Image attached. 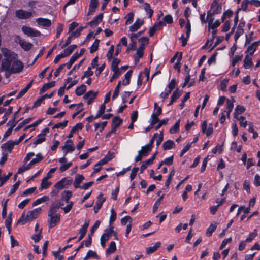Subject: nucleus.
I'll list each match as a JSON object with an SVG mask.
<instances>
[{
	"label": "nucleus",
	"instance_id": "obj_1",
	"mask_svg": "<svg viewBox=\"0 0 260 260\" xmlns=\"http://www.w3.org/2000/svg\"><path fill=\"white\" fill-rule=\"evenodd\" d=\"M4 56L0 67V71L5 72V77L8 78L12 74L21 72L24 68L22 61L18 59V55L7 48H2Z\"/></svg>",
	"mask_w": 260,
	"mask_h": 260
},
{
	"label": "nucleus",
	"instance_id": "obj_2",
	"mask_svg": "<svg viewBox=\"0 0 260 260\" xmlns=\"http://www.w3.org/2000/svg\"><path fill=\"white\" fill-rule=\"evenodd\" d=\"M41 209L40 208L34 209L31 211H29L25 213L24 211L21 217L17 221V225H23L28 222H30L36 219L40 213Z\"/></svg>",
	"mask_w": 260,
	"mask_h": 260
},
{
	"label": "nucleus",
	"instance_id": "obj_3",
	"mask_svg": "<svg viewBox=\"0 0 260 260\" xmlns=\"http://www.w3.org/2000/svg\"><path fill=\"white\" fill-rule=\"evenodd\" d=\"M59 206H51L48 212V224L50 228L54 227L60 220V214L57 213Z\"/></svg>",
	"mask_w": 260,
	"mask_h": 260
},
{
	"label": "nucleus",
	"instance_id": "obj_4",
	"mask_svg": "<svg viewBox=\"0 0 260 260\" xmlns=\"http://www.w3.org/2000/svg\"><path fill=\"white\" fill-rule=\"evenodd\" d=\"M22 31L25 35L30 37H38L40 35L39 31L27 26H23Z\"/></svg>",
	"mask_w": 260,
	"mask_h": 260
},
{
	"label": "nucleus",
	"instance_id": "obj_5",
	"mask_svg": "<svg viewBox=\"0 0 260 260\" xmlns=\"http://www.w3.org/2000/svg\"><path fill=\"white\" fill-rule=\"evenodd\" d=\"M15 42L18 43L21 47L25 51L29 50L33 46L32 43L26 42L24 40L22 39L18 36L16 37Z\"/></svg>",
	"mask_w": 260,
	"mask_h": 260
},
{
	"label": "nucleus",
	"instance_id": "obj_6",
	"mask_svg": "<svg viewBox=\"0 0 260 260\" xmlns=\"http://www.w3.org/2000/svg\"><path fill=\"white\" fill-rule=\"evenodd\" d=\"M75 148L74 146L73 142L71 139H68L66 141L65 144L62 147V150L66 156L68 153L72 152L74 151Z\"/></svg>",
	"mask_w": 260,
	"mask_h": 260
},
{
	"label": "nucleus",
	"instance_id": "obj_7",
	"mask_svg": "<svg viewBox=\"0 0 260 260\" xmlns=\"http://www.w3.org/2000/svg\"><path fill=\"white\" fill-rule=\"evenodd\" d=\"M15 145H17L15 141L10 140L3 144L1 146V149L3 150V152L11 153Z\"/></svg>",
	"mask_w": 260,
	"mask_h": 260
},
{
	"label": "nucleus",
	"instance_id": "obj_8",
	"mask_svg": "<svg viewBox=\"0 0 260 260\" xmlns=\"http://www.w3.org/2000/svg\"><path fill=\"white\" fill-rule=\"evenodd\" d=\"M15 14L17 17L21 19H28L31 17L32 15V12L23 10H19L16 11Z\"/></svg>",
	"mask_w": 260,
	"mask_h": 260
},
{
	"label": "nucleus",
	"instance_id": "obj_9",
	"mask_svg": "<svg viewBox=\"0 0 260 260\" xmlns=\"http://www.w3.org/2000/svg\"><path fill=\"white\" fill-rule=\"evenodd\" d=\"M72 180L63 178L60 181L57 182L54 186V187L58 190H60L66 187V186L70 184Z\"/></svg>",
	"mask_w": 260,
	"mask_h": 260
},
{
	"label": "nucleus",
	"instance_id": "obj_10",
	"mask_svg": "<svg viewBox=\"0 0 260 260\" xmlns=\"http://www.w3.org/2000/svg\"><path fill=\"white\" fill-rule=\"evenodd\" d=\"M185 28L186 29V38H184L183 35H182L180 38V39L182 40V45L183 46H185L186 45L187 38L189 37L191 32V24L188 20H187V22L186 24Z\"/></svg>",
	"mask_w": 260,
	"mask_h": 260
},
{
	"label": "nucleus",
	"instance_id": "obj_11",
	"mask_svg": "<svg viewBox=\"0 0 260 260\" xmlns=\"http://www.w3.org/2000/svg\"><path fill=\"white\" fill-rule=\"evenodd\" d=\"M219 0H214L211 4V11L213 14L220 13L222 10V7L220 3H218Z\"/></svg>",
	"mask_w": 260,
	"mask_h": 260
},
{
	"label": "nucleus",
	"instance_id": "obj_12",
	"mask_svg": "<svg viewBox=\"0 0 260 260\" xmlns=\"http://www.w3.org/2000/svg\"><path fill=\"white\" fill-rule=\"evenodd\" d=\"M144 21L140 18H137L135 23L129 27V31L135 32L137 31L143 24Z\"/></svg>",
	"mask_w": 260,
	"mask_h": 260
},
{
	"label": "nucleus",
	"instance_id": "obj_13",
	"mask_svg": "<svg viewBox=\"0 0 260 260\" xmlns=\"http://www.w3.org/2000/svg\"><path fill=\"white\" fill-rule=\"evenodd\" d=\"M98 94L97 92H94L92 90L88 91L84 95V98L87 100V104H90L93 100L95 98Z\"/></svg>",
	"mask_w": 260,
	"mask_h": 260
},
{
	"label": "nucleus",
	"instance_id": "obj_14",
	"mask_svg": "<svg viewBox=\"0 0 260 260\" xmlns=\"http://www.w3.org/2000/svg\"><path fill=\"white\" fill-rule=\"evenodd\" d=\"M105 199L103 197V194H101L98 197V200L96 202L95 205L94 207V210L95 213H97L99 209L102 206L103 203L105 202Z\"/></svg>",
	"mask_w": 260,
	"mask_h": 260
},
{
	"label": "nucleus",
	"instance_id": "obj_15",
	"mask_svg": "<svg viewBox=\"0 0 260 260\" xmlns=\"http://www.w3.org/2000/svg\"><path fill=\"white\" fill-rule=\"evenodd\" d=\"M202 131L203 133L205 134L207 136L211 135L213 132V128L212 126L207 127V123L206 121L203 122L202 124Z\"/></svg>",
	"mask_w": 260,
	"mask_h": 260
},
{
	"label": "nucleus",
	"instance_id": "obj_16",
	"mask_svg": "<svg viewBox=\"0 0 260 260\" xmlns=\"http://www.w3.org/2000/svg\"><path fill=\"white\" fill-rule=\"evenodd\" d=\"M36 22L39 25L42 26L43 27H49L51 25V20L46 18H37L36 19Z\"/></svg>",
	"mask_w": 260,
	"mask_h": 260
},
{
	"label": "nucleus",
	"instance_id": "obj_17",
	"mask_svg": "<svg viewBox=\"0 0 260 260\" xmlns=\"http://www.w3.org/2000/svg\"><path fill=\"white\" fill-rule=\"evenodd\" d=\"M259 43V41H256L252 43L250 45H249L247 49V52L248 53L247 55L252 56L255 51Z\"/></svg>",
	"mask_w": 260,
	"mask_h": 260
},
{
	"label": "nucleus",
	"instance_id": "obj_18",
	"mask_svg": "<svg viewBox=\"0 0 260 260\" xmlns=\"http://www.w3.org/2000/svg\"><path fill=\"white\" fill-rule=\"evenodd\" d=\"M84 177L81 174L76 175L73 184L74 187L75 188H80L81 186L80 184L84 180Z\"/></svg>",
	"mask_w": 260,
	"mask_h": 260
},
{
	"label": "nucleus",
	"instance_id": "obj_19",
	"mask_svg": "<svg viewBox=\"0 0 260 260\" xmlns=\"http://www.w3.org/2000/svg\"><path fill=\"white\" fill-rule=\"evenodd\" d=\"M182 58V53L178 54V53L175 54V55L171 59V61L174 62L176 58H177V62L174 64V68L176 69H178L179 71L180 70V62Z\"/></svg>",
	"mask_w": 260,
	"mask_h": 260
},
{
	"label": "nucleus",
	"instance_id": "obj_20",
	"mask_svg": "<svg viewBox=\"0 0 260 260\" xmlns=\"http://www.w3.org/2000/svg\"><path fill=\"white\" fill-rule=\"evenodd\" d=\"M132 219L129 216H126L123 217L121 220L122 225L126 226V228L132 226Z\"/></svg>",
	"mask_w": 260,
	"mask_h": 260
},
{
	"label": "nucleus",
	"instance_id": "obj_21",
	"mask_svg": "<svg viewBox=\"0 0 260 260\" xmlns=\"http://www.w3.org/2000/svg\"><path fill=\"white\" fill-rule=\"evenodd\" d=\"M103 14L101 13L95 17L93 20L90 22L89 24L91 27H95L102 20Z\"/></svg>",
	"mask_w": 260,
	"mask_h": 260
},
{
	"label": "nucleus",
	"instance_id": "obj_22",
	"mask_svg": "<svg viewBox=\"0 0 260 260\" xmlns=\"http://www.w3.org/2000/svg\"><path fill=\"white\" fill-rule=\"evenodd\" d=\"M244 67L245 69H249L253 66L251 56L247 55L244 59Z\"/></svg>",
	"mask_w": 260,
	"mask_h": 260
},
{
	"label": "nucleus",
	"instance_id": "obj_23",
	"mask_svg": "<svg viewBox=\"0 0 260 260\" xmlns=\"http://www.w3.org/2000/svg\"><path fill=\"white\" fill-rule=\"evenodd\" d=\"M161 243L159 242H157L155 243L154 245L153 246H151L149 247H148L146 249V253L147 254L149 255L153 252H154L155 251L157 250V249L160 246Z\"/></svg>",
	"mask_w": 260,
	"mask_h": 260
},
{
	"label": "nucleus",
	"instance_id": "obj_24",
	"mask_svg": "<svg viewBox=\"0 0 260 260\" xmlns=\"http://www.w3.org/2000/svg\"><path fill=\"white\" fill-rule=\"evenodd\" d=\"M245 110V108L244 107L238 105L235 110V112L234 113V117L235 119H238V115L243 113Z\"/></svg>",
	"mask_w": 260,
	"mask_h": 260
},
{
	"label": "nucleus",
	"instance_id": "obj_25",
	"mask_svg": "<svg viewBox=\"0 0 260 260\" xmlns=\"http://www.w3.org/2000/svg\"><path fill=\"white\" fill-rule=\"evenodd\" d=\"M72 196V192L69 190H65L61 193V198L66 203H70L69 199Z\"/></svg>",
	"mask_w": 260,
	"mask_h": 260
},
{
	"label": "nucleus",
	"instance_id": "obj_26",
	"mask_svg": "<svg viewBox=\"0 0 260 260\" xmlns=\"http://www.w3.org/2000/svg\"><path fill=\"white\" fill-rule=\"evenodd\" d=\"M220 25V22L219 20H210L208 22L209 29H215L217 28Z\"/></svg>",
	"mask_w": 260,
	"mask_h": 260
},
{
	"label": "nucleus",
	"instance_id": "obj_27",
	"mask_svg": "<svg viewBox=\"0 0 260 260\" xmlns=\"http://www.w3.org/2000/svg\"><path fill=\"white\" fill-rule=\"evenodd\" d=\"M142 8L148 15L149 18H151L153 14V11L151 9L150 5L147 3H144Z\"/></svg>",
	"mask_w": 260,
	"mask_h": 260
},
{
	"label": "nucleus",
	"instance_id": "obj_28",
	"mask_svg": "<svg viewBox=\"0 0 260 260\" xmlns=\"http://www.w3.org/2000/svg\"><path fill=\"white\" fill-rule=\"evenodd\" d=\"M116 249V244L115 242L111 241L110 243V244L108 246V248L107 249L106 252L108 254H110L111 253H114Z\"/></svg>",
	"mask_w": 260,
	"mask_h": 260
},
{
	"label": "nucleus",
	"instance_id": "obj_29",
	"mask_svg": "<svg viewBox=\"0 0 260 260\" xmlns=\"http://www.w3.org/2000/svg\"><path fill=\"white\" fill-rule=\"evenodd\" d=\"M132 70H129L124 75V78L122 81V84L124 85H127L129 84L130 82V78L132 74Z\"/></svg>",
	"mask_w": 260,
	"mask_h": 260
},
{
	"label": "nucleus",
	"instance_id": "obj_30",
	"mask_svg": "<svg viewBox=\"0 0 260 260\" xmlns=\"http://www.w3.org/2000/svg\"><path fill=\"white\" fill-rule=\"evenodd\" d=\"M228 111H226V115L228 117H230V113L232 112L234 107V100L228 99L226 101Z\"/></svg>",
	"mask_w": 260,
	"mask_h": 260
},
{
	"label": "nucleus",
	"instance_id": "obj_31",
	"mask_svg": "<svg viewBox=\"0 0 260 260\" xmlns=\"http://www.w3.org/2000/svg\"><path fill=\"white\" fill-rule=\"evenodd\" d=\"M55 81L50 82L47 83H45L43 86L40 89V92L43 93L45 92L46 90L49 89V88L53 87L55 85Z\"/></svg>",
	"mask_w": 260,
	"mask_h": 260
},
{
	"label": "nucleus",
	"instance_id": "obj_32",
	"mask_svg": "<svg viewBox=\"0 0 260 260\" xmlns=\"http://www.w3.org/2000/svg\"><path fill=\"white\" fill-rule=\"evenodd\" d=\"M79 56V55L77 53H75L70 58V60L64 64H65V66L67 67L68 69H70L73 63L76 60V59H77Z\"/></svg>",
	"mask_w": 260,
	"mask_h": 260
},
{
	"label": "nucleus",
	"instance_id": "obj_33",
	"mask_svg": "<svg viewBox=\"0 0 260 260\" xmlns=\"http://www.w3.org/2000/svg\"><path fill=\"white\" fill-rule=\"evenodd\" d=\"M98 6V0H91L89 5V13L92 14Z\"/></svg>",
	"mask_w": 260,
	"mask_h": 260
},
{
	"label": "nucleus",
	"instance_id": "obj_34",
	"mask_svg": "<svg viewBox=\"0 0 260 260\" xmlns=\"http://www.w3.org/2000/svg\"><path fill=\"white\" fill-rule=\"evenodd\" d=\"M154 138L156 139V145L158 147L160 143L162 142L163 140V133L162 132H160V133H155L154 134Z\"/></svg>",
	"mask_w": 260,
	"mask_h": 260
},
{
	"label": "nucleus",
	"instance_id": "obj_35",
	"mask_svg": "<svg viewBox=\"0 0 260 260\" xmlns=\"http://www.w3.org/2000/svg\"><path fill=\"white\" fill-rule=\"evenodd\" d=\"M175 146L174 142L172 140H168L163 143L162 146L164 150H170Z\"/></svg>",
	"mask_w": 260,
	"mask_h": 260
},
{
	"label": "nucleus",
	"instance_id": "obj_36",
	"mask_svg": "<svg viewBox=\"0 0 260 260\" xmlns=\"http://www.w3.org/2000/svg\"><path fill=\"white\" fill-rule=\"evenodd\" d=\"M241 9L244 11H249L252 9L249 4V0H243L241 4Z\"/></svg>",
	"mask_w": 260,
	"mask_h": 260
},
{
	"label": "nucleus",
	"instance_id": "obj_37",
	"mask_svg": "<svg viewBox=\"0 0 260 260\" xmlns=\"http://www.w3.org/2000/svg\"><path fill=\"white\" fill-rule=\"evenodd\" d=\"M48 179L44 177L42 179L40 189H47L51 185V183L48 181Z\"/></svg>",
	"mask_w": 260,
	"mask_h": 260
},
{
	"label": "nucleus",
	"instance_id": "obj_38",
	"mask_svg": "<svg viewBox=\"0 0 260 260\" xmlns=\"http://www.w3.org/2000/svg\"><path fill=\"white\" fill-rule=\"evenodd\" d=\"M91 257L99 259V256L97 255L96 253L94 251L90 250L87 252L85 257L83 258V259L87 260Z\"/></svg>",
	"mask_w": 260,
	"mask_h": 260
},
{
	"label": "nucleus",
	"instance_id": "obj_39",
	"mask_svg": "<svg viewBox=\"0 0 260 260\" xmlns=\"http://www.w3.org/2000/svg\"><path fill=\"white\" fill-rule=\"evenodd\" d=\"M180 120L176 121L175 124L170 128V132L172 134H175L179 131Z\"/></svg>",
	"mask_w": 260,
	"mask_h": 260
},
{
	"label": "nucleus",
	"instance_id": "obj_40",
	"mask_svg": "<svg viewBox=\"0 0 260 260\" xmlns=\"http://www.w3.org/2000/svg\"><path fill=\"white\" fill-rule=\"evenodd\" d=\"M37 232L36 234L32 236V239L35 242H38L41 239L42 229H35Z\"/></svg>",
	"mask_w": 260,
	"mask_h": 260
},
{
	"label": "nucleus",
	"instance_id": "obj_41",
	"mask_svg": "<svg viewBox=\"0 0 260 260\" xmlns=\"http://www.w3.org/2000/svg\"><path fill=\"white\" fill-rule=\"evenodd\" d=\"M140 36V33H133L129 35V38L131 40L132 43L129 45L132 46V47L134 46L136 44V39Z\"/></svg>",
	"mask_w": 260,
	"mask_h": 260
},
{
	"label": "nucleus",
	"instance_id": "obj_42",
	"mask_svg": "<svg viewBox=\"0 0 260 260\" xmlns=\"http://www.w3.org/2000/svg\"><path fill=\"white\" fill-rule=\"evenodd\" d=\"M12 212H10L8 215V216H6L5 219V225L6 228H10L11 225V223L12 222Z\"/></svg>",
	"mask_w": 260,
	"mask_h": 260
},
{
	"label": "nucleus",
	"instance_id": "obj_43",
	"mask_svg": "<svg viewBox=\"0 0 260 260\" xmlns=\"http://www.w3.org/2000/svg\"><path fill=\"white\" fill-rule=\"evenodd\" d=\"M86 86L84 85H82L76 88L75 93L77 95H81L84 93V92L86 91Z\"/></svg>",
	"mask_w": 260,
	"mask_h": 260
},
{
	"label": "nucleus",
	"instance_id": "obj_44",
	"mask_svg": "<svg viewBox=\"0 0 260 260\" xmlns=\"http://www.w3.org/2000/svg\"><path fill=\"white\" fill-rule=\"evenodd\" d=\"M165 25V23L163 22H160L158 24L155 25L152 27H151L149 30V36H152L155 32L157 30V27L159 26H163Z\"/></svg>",
	"mask_w": 260,
	"mask_h": 260
},
{
	"label": "nucleus",
	"instance_id": "obj_45",
	"mask_svg": "<svg viewBox=\"0 0 260 260\" xmlns=\"http://www.w3.org/2000/svg\"><path fill=\"white\" fill-rule=\"evenodd\" d=\"M181 93L178 89H176L175 91H174L171 97L172 103L175 102L181 96Z\"/></svg>",
	"mask_w": 260,
	"mask_h": 260
},
{
	"label": "nucleus",
	"instance_id": "obj_46",
	"mask_svg": "<svg viewBox=\"0 0 260 260\" xmlns=\"http://www.w3.org/2000/svg\"><path fill=\"white\" fill-rule=\"evenodd\" d=\"M32 118H28L25 120H24L22 122H20L18 126L16 128L15 131H18L20 129H21L23 126H24L25 124L29 123L31 120Z\"/></svg>",
	"mask_w": 260,
	"mask_h": 260
},
{
	"label": "nucleus",
	"instance_id": "obj_47",
	"mask_svg": "<svg viewBox=\"0 0 260 260\" xmlns=\"http://www.w3.org/2000/svg\"><path fill=\"white\" fill-rule=\"evenodd\" d=\"M43 157L41 155V153H39L36 154V157L33 158L30 162H31V164L34 166L36 164L40 162L41 160L43 159Z\"/></svg>",
	"mask_w": 260,
	"mask_h": 260
},
{
	"label": "nucleus",
	"instance_id": "obj_48",
	"mask_svg": "<svg viewBox=\"0 0 260 260\" xmlns=\"http://www.w3.org/2000/svg\"><path fill=\"white\" fill-rule=\"evenodd\" d=\"M112 71L113 72V74L110 80L111 82L117 79L121 74L120 70H112Z\"/></svg>",
	"mask_w": 260,
	"mask_h": 260
},
{
	"label": "nucleus",
	"instance_id": "obj_49",
	"mask_svg": "<svg viewBox=\"0 0 260 260\" xmlns=\"http://www.w3.org/2000/svg\"><path fill=\"white\" fill-rule=\"evenodd\" d=\"M100 40L98 39H96L95 41L93 42L91 46L90 47V53H92L96 51L99 47Z\"/></svg>",
	"mask_w": 260,
	"mask_h": 260
},
{
	"label": "nucleus",
	"instance_id": "obj_50",
	"mask_svg": "<svg viewBox=\"0 0 260 260\" xmlns=\"http://www.w3.org/2000/svg\"><path fill=\"white\" fill-rule=\"evenodd\" d=\"M151 149V147L146 145L142 147L141 149L139 150V151H141V153L144 156H145L147 155L148 152L150 151Z\"/></svg>",
	"mask_w": 260,
	"mask_h": 260
},
{
	"label": "nucleus",
	"instance_id": "obj_51",
	"mask_svg": "<svg viewBox=\"0 0 260 260\" xmlns=\"http://www.w3.org/2000/svg\"><path fill=\"white\" fill-rule=\"evenodd\" d=\"M122 123V120L118 117H115L112 120V125L118 128Z\"/></svg>",
	"mask_w": 260,
	"mask_h": 260
},
{
	"label": "nucleus",
	"instance_id": "obj_52",
	"mask_svg": "<svg viewBox=\"0 0 260 260\" xmlns=\"http://www.w3.org/2000/svg\"><path fill=\"white\" fill-rule=\"evenodd\" d=\"M109 239V238L106 235V234H103L100 239L101 245L103 248H104L106 245V242Z\"/></svg>",
	"mask_w": 260,
	"mask_h": 260
},
{
	"label": "nucleus",
	"instance_id": "obj_53",
	"mask_svg": "<svg viewBox=\"0 0 260 260\" xmlns=\"http://www.w3.org/2000/svg\"><path fill=\"white\" fill-rule=\"evenodd\" d=\"M120 62V60L119 59L114 58L112 62L111 70H120L118 67Z\"/></svg>",
	"mask_w": 260,
	"mask_h": 260
},
{
	"label": "nucleus",
	"instance_id": "obj_54",
	"mask_svg": "<svg viewBox=\"0 0 260 260\" xmlns=\"http://www.w3.org/2000/svg\"><path fill=\"white\" fill-rule=\"evenodd\" d=\"M110 213H111V214H110V216L109 222H110V223L111 224L114 221H115V220H116V217H117V214L113 208L111 209Z\"/></svg>",
	"mask_w": 260,
	"mask_h": 260
},
{
	"label": "nucleus",
	"instance_id": "obj_55",
	"mask_svg": "<svg viewBox=\"0 0 260 260\" xmlns=\"http://www.w3.org/2000/svg\"><path fill=\"white\" fill-rule=\"evenodd\" d=\"M107 124V121H104L101 123H95L94 126L95 130H97L99 127H101L100 131V132H102L104 129L105 127L106 126Z\"/></svg>",
	"mask_w": 260,
	"mask_h": 260
},
{
	"label": "nucleus",
	"instance_id": "obj_56",
	"mask_svg": "<svg viewBox=\"0 0 260 260\" xmlns=\"http://www.w3.org/2000/svg\"><path fill=\"white\" fill-rule=\"evenodd\" d=\"M72 165V162H69L67 163L62 164L59 170L61 172H63L69 169Z\"/></svg>",
	"mask_w": 260,
	"mask_h": 260
},
{
	"label": "nucleus",
	"instance_id": "obj_57",
	"mask_svg": "<svg viewBox=\"0 0 260 260\" xmlns=\"http://www.w3.org/2000/svg\"><path fill=\"white\" fill-rule=\"evenodd\" d=\"M106 108V106L105 103L102 104L100 106V108L98 112V113L95 117V118H98L102 116V115L104 113Z\"/></svg>",
	"mask_w": 260,
	"mask_h": 260
},
{
	"label": "nucleus",
	"instance_id": "obj_58",
	"mask_svg": "<svg viewBox=\"0 0 260 260\" xmlns=\"http://www.w3.org/2000/svg\"><path fill=\"white\" fill-rule=\"evenodd\" d=\"M240 122V125L241 127L245 128L247 125V122L246 120V118L244 116H241L237 119Z\"/></svg>",
	"mask_w": 260,
	"mask_h": 260
},
{
	"label": "nucleus",
	"instance_id": "obj_59",
	"mask_svg": "<svg viewBox=\"0 0 260 260\" xmlns=\"http://www.w3.org/2000/svg\"><path fill=\"white\" fill-rule=\"evenodd\" d=\"M233 15V12L231 10H227L222 15L221 19L223 21L226 18H231Z\"/></svg>",
	"mask_w": 260,
	"mask_h": 260
},
{
	"label": "nucleus",
	"instance_id": "obj_60",
	"mask_svg": "<svg viewBox=\"0 0 260 260\" xmlns=\"http://www.w3.org/2000/svg\"><path fill=\"white\" fill-rule=\"evenodd\" d=\"M68 122V120H64L62 122L56 123L53 126V128H63L67 126Z\"/></svg>",
	"mask_w": 260,
	"mask_h": 260
},
{
	"label": "nucleus",
	"instance_id": "obj_61",
	"mask_svg": "<svg viewBox=\"0 0 260 260\" xmlns=\"http://www.w3.org/2000/svg\"><path fill=\"white\" fill-rule=\"evenodd\" d=\"M82 107H83V104H82V103H80V104H79L77 105V108H76V110L77 111H76V112H75V113H74L73 114V115H72V118H74L75 117H76V116H77L78 114H79L81 111H82V110H83V108H82Z\"/></svg>",
	"mask_w": 260,
	"mask_h": 260
},
{
	"label": "nucleus",
	"instance_id": "obj_62",
	"mask_svg": "<svg viewBox=\"0 0 260 260\" xmlns=\"http://www.w3.org/2000/svg\"><path fill=\"white\" fill-rule=\"evenodd\" d=\"M134 14L133 13H129L126 16V21L125 22V24L128 25L131 24L134 19Z\"/></svg>",
	"mask_w": 260,
	"mask_h": 260
},
{
	"label": "nucleus",
	"instance_id": "obj_63",
	"mask_svg": "<svg viewBox=\"0 0 260 260\" xmlns=\"http://www.w3.org/2000/svg\"><path fill=\"white\" fill-rule=\"evenodd\" d=\"M144 54V51L142 50V49L140 50L139 49H137L136 54L135 55V61H139V59L141 58Z\"/></svg>",
	"mask_w": 260,
	"mask_h": 260
},
{
	"label": "nucleus",
	"instance_id": "obj_64",
	"mask_svg": "<svg viewBox=\"0 0 260 260\" xmlns=\"http://www.w3.org/2000/svg\"><path fill=\"white\" fill-rule=\"evenodd\" d=\"M243 57V55L241 54V55H236L232 59V66H235V64L238 62L240 60H241L242 59Z\"/></svg>",
	"mask_w": 260,
	"mask_h": 260
}]
</instances>
